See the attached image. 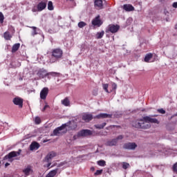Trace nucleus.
<instances>
[{"mask_svg": "<svg viewBox=\"0 0 177 177\" xmlns=\"http://www.w3.org/2000/svg\"><path fill=\"white\" fill-rule=\"evenodd\" d=\"M57 172H59V169H55L52 171H50L46 177H55L56 175H57Z\"/></svg>", "mask_w": 177, "mask_h": 177, "instance_id": "22", "label": "nucleus"}, {"mask_svg": "<svg viewBox=\"0 0 177 177\" xmlns=\"http://www.w3.org/2000/svg\"><path fill=\"white\" fill-rule=\"evenodd\" d=\"M147 122H150L151 124H160V122L157 118H153V116L150 115L149 116L143 117L142 119L133 122V127H134V128H138V129H149L151 126Z\"/></svg>", "mask_w": 177, "mask_h": 177, "instance_id": "1", "label": "nucleus"}, {"mask_svg": "<svg viewBox=\"0 0 177 177\" xmlns=\"http://www.w3.org/2000/svg\"><path fill=\"white\" fill-rule=\"evenodd\" d=\"M117 140V143H118V140H122V139H124V136L120 135V136H118L116 138H115Z\"/></svg>", "mask_w": 177, "mask_h": 177, "instance_id": "40", "label": "nucleus"}, {"mask_svg": "<svg viewBox=\"0 0 177 177\" xmlns=\"http://www.w3.org/2000/svg\"><path fill=\"white\" fill-rule=\"evenodd\" d=\"M151 117L154 118V117H158V115H151Z\"/></svg>", "mask_w": 177, "mask_h": 177, "instance_id": "46", "label": "nucleus"}, {"mask_svg": "<svg viewBox=\"0 0 177 177\" xmlns=\"http://www.w3.org/2000/svg\"><path fill=\"white\" fill-rule=\"evenodd\" d=\"M48 107H49V105L46 104V105L44 106V108H43V109L41 110V111H45V110H46V109H48Z\"/></svg>", "mask_w": 177, "mask_h": 177, "instance_id": "42", "label": "nucleus"}, {"mask_svg": "<svg viewBox=\"0 0 177 177\" xmlns=\"http://www.w3.org/2000/svg\"><path fill=\"white\" fill-rule=\"evenodd\" d=\"M124 10H126V12H132L135 10V8L132 6L131 4H124L123 6Z\"/></svg>", "mask_w": 177, "mask_h": 177, "instance_id": "21", "label": "nucleus"}, {"mask_svg": "<svg viewBox=\"0 0 177 177\" xmlns=\"http://www.w3.org/2000/svg\"><path fill=\"white\" fill-rule=\"evenodd\" d=\"M93 26L100 27L103 22L100 20V15H97L95 18H94L92 21Z\"/></svg>", "mask_w": 177, "mask_h": 177, "instance_id": "11", "label": "nucleus"}, {"mask_svg": "<svg viewBox=\"0 0 177 177\" xmlns=\"http://www.w3.org/2000/svg\"><path fill=\"white\" fill-rule=\"evenodd\" d=\"M3 37L6 41H10L12 39V35H10V32L7 31L3 33Z\"/></svg>", "mask_w": 177, "mask_h": 177, "instance_id": "24", "label": "nucleus"}, {"mask_svg": "<svg viewBox=\"0 0 177 177\" xmlns=\"http://www.w3.org/2000/svg\"><path fill=\"white\" fill-rule=\"evenodd\" d=\"M176 115L177 116V113L176 114Z\"/></svg>", "mask_w": 177, "mask_h": 177, "instance_id": "54", "label": "nucleus"}, {"mask_svg": "<svg viewBox=\"0 0 177 177\" xmlns=\"http://www.w3.org/2000/svg\"><path fill=\"white\" fill-rule=\"evenodd\" d=\"M48 4V0H42L37 4L38 12H42L44 9H46V5Z\"/></svg>", "mask_w": 177, "mask_h": 177, "instance_id": "10", "label": "nucleus"}, {"mask_svg": "<svg viewBox=\"0 0 177 177\" xmlns=\"http://www.w3.org/2000/svg\"><path fill=\"white\" fill-rule=\"evenodd\" d=\"M79 28H84V27H85V26H86V23L84 22V21H80L77 24Z\"/></svg>", "mask_w": 177, "mask_h": 177, "instance_id": "34", "label": "nucleus"}, {"mask_svg": "<svg viewBox=\"0 0 177 177\" xmlns=\"http://www.w3.org/2000/svg\"><path fill=\"white\" fill-rule=\"evenodd\" d=\"M9 165H10V163L6 162V163L5 164V167H9Z\"/></svg>", "mask_w": 177, "mask_h": 177, "instance_id": "45", "label": "nucleus"}, {"mask_svg": "<svg viewBox=\"0 0 177 177\" xmlns=\"http://www.w3.org/2000/svg\"><path fill=\"white\" fill-rule=\"evenodd\" d=\"M82 120L85 121V122H89V121L93 120V115L91 113H84L82 115Z\"/></svg>", "mask_w": 177, "mask_h": 177, "instance_id": "14", "label": "nucleus"}, {"mask_svg": "<svg viewBox=\"0 0 177 177\" xmlns=\"http://www.w3.org/2000/svg\"><path fill=\"white\" fill-rule=\"evenodd\" d=\"M113 127H116V128H120L121 127L120 126H115V125H114Z\"/></svg>", "mask_w": 177, "mask_h": 177, "instance_id": "50", "label": "nucleus"}, {"mask_svg": "<svg viewBox=\"0 0 177 177\" xmlns=\"http://www.w3.org/2000/svg\"><path fill=\"white\" fill-rule=\"evenodd\" d=\"M166 21H168V19H167Z\"/></svg>", "mask_w": 177, "mask_h": 177, "instance_id": "52", "label": "nucleus"}, {"mask_svg": "<svg viewBox=\"0 0 177 177\" xmlns=\"http://www.w3.org/2000/svg\"><path fill=\"white\" fill-rule=\"evenodd\" d=\"M35 124H36V125L41 124V118L37 116L35 118Z\"/></svg>", "mask_w": 177, "mask_h": 177, "instance_id": "35", "label": "nucleus"}, {"mask_svg": "<svg viewBox=\"0 0 177 177\" xmlns=\"http://www.w3.org/2000/svg\"><path fill=\"white\" fill-rule=\"evenodd\" d=\"M51 62H52V63H55V61H52V59H51Z\"/></svg>", "mask_w": 177, "mask_h": 177, "instance_id": "51", "label": "nucleus"}, {"mask_svg": "<svg viewBox=\"0 0 177 177\" xmlns=\"http://www.w3.org/2000/svg\"><path fill=\"white\" fill-rule=\"evenodd\" d=\"M39 147H40L39 143L37 142H33L30 145V150H31V151L34 150H38L39 149Z\"/></svg>", "mask_w": 177, "mask_h": 177, "instance_id": "18", "label": "nucleus"}, {"mask_svg": "<svg viewBox=\"0 0 177 177\" xmlns=\"http://www.w3.org/2000/svg\"><path fill=\"white\" fill-rule=\"evenodd\" d=\"M94 6L96 9H103V0H95Z\"/></svg>", "mask_w": 177, "mask_h": 177, "instance_id": "17", "label": "nucleus"}, {"mask_svg": "<svg viewBox=\"0 0 177 177\" xmlns=\"http://www.w3.org/2000/svg\"><path fill=\"white\" fill-rule=\"evenodd\" d=\"M102 88L105 91V92H106V93H110V92L109 91V84H102Z\"/></svg>", "mask_w": 177, "mask_h": 177, "instance_id": "32", "label": "nucleus"}, {"mask_svg": "<svg viewBox=\"0 0 177 177\" xmlns=\"http://www.w3.org/2000/svg\"><path fill=\"white\" fill-rule=\"evenodd\" d=\"M20 154H21V149H19L17 151H12L10 152L8 154L6 155L3 157V160H7L8 161H9V162H13V158H15V157L20 156Z\"/></svg>", "mask_w": 177, "mask_h": 177, "instance_id": "5", "label": "nucleus"}, {"mask_svg": "<svg viewBox=\"0 0 177 177\" xmlns=\"http://www.w3.org/2000/svg\"><path fill=\"white\" fill-rule=\"evenodd\" d=\"M71 125V121H69L67 123L63 124L61 127H57L53 130V136H62V135L67 133V127H70Z\"/></svg>", "mask_w": 177, "mask_h": 177, "instance_id": "2", "label": "nucleus"}, {"mask_svg": "<svg viewBox=\"0 0 177 177\" xmlns=\"http://www.w3.org/2000/svg\"><path fill=\"white\" fill-rule=\"evenodd\" d=\"M20 48V44L17 43L12 46V53H15V52H17L19 50V48Z\"/></svg>", "mask_w": 177, "mask_h": 177, "instance_id": "23", "label": "nucleus"}, {"mask_svg": "<svg viewBox=\"0 0 177 177\" xmlns=\"http://www.w3.org/2000/svg\"><path fill=\"white\" fill-rule=\"evenodd\" d=\"M103 173V169H100V170H97L95 171V173L94 174V175L95 176H97V175H102V174Z\"/></svg>", "mask_w": 177, "mask_h": 177, "instance_id": "38", "label": "nucleus"}, {"mask_svg": "<svg viewBox=\"0 0 177 177\" xmlns=\"http://www.w3.org/2000/svg\"><path fill=\"white\" fill-rule=\"evenodd\" d=\"M105 146H109V147H113V146H117V139H112L106 141L105 143Z\"/></svg>", "mask_w": 177, "mask_h": 177, "instance_id": "19", "label": "nucleus"}, {"mask_svg": "<svg viewBox=\"0 0 177 177\" xmlns=\"http://www.w3.org/2000/svg\"><path fill=\"white\" fill-rule=\"evenodd\" d=\"M53 167V165H52L51 167H50V168H52Z\"/></svg>", "mask_w": 177, "mask_h": 177, "instance_id": "53", "label": "nucleus"}, {"mask_svg": "<svg viewBox=\"0 0 177 177\" xmlns=\"http://www.w3.org/2000/svg\"><path fill=\"white\" fill-rule=\"evenodd\" d=\"M151 57H153V54H151V53L147 54L145 55L144 60L147 63H149V62H150V59H151Z\"/></svg>", "mask_w": 177, "mask_h": 177, "instance_id": "25", "label": "nucleus"}, {"mask_svg": "<svg viewBox=\"0 0 177 177\" xmlns=\"http://www.w3.org/2000/svg\"><path fill=\"white\" fill-rule=\"evenodd\" d=\"M113 117L112 114L108 113H100L94 117V118H97L100 120V118H111Z\"/></svg>", "mask_w": 177, "mask_h": 177, "instance_id": "16", "label": "nucleus"}, {"mask_svg": "<svg viewBox=\"0 0 177 177\" xmlns=\"http://www.w3.org/2000/svg\"><path fill=\"white\" fill-rule=\"evenodd\" d=\"M174 28H175V30H177V24L175 25Z\"/></svg>", "mask_w": 177, "mask_h": 177, "instance_id": "49", "label": "nucleus"}, {"mask_svg": "<svg viewBox=\"0 0 177 177\" xmlns=\"http://www.w3.org/2000/svg\"><path fill=\"white\" fill-rule=\"evenodd\" d=\"M158 113H160V114H165L166 111L164 110V109H157Z\"/></svg>", "mask_w": 177, "mask_h": 177, "instance_id": "39", "label": "nucleus"}, {"mask_svg": "<svg viewBox=\"0 0 177 177\" xmlns=\"http://www.w3.org/2000/svg\"><path fill=\"white\" fill-rule=\"evenodd\" d=\"M52 56L55 57V60H59L63 56V50L60 48H55L52 51Z\"/></svg>", "mask_w": 177, "mask_h": 177, "instance_id": "6", "label": "nucleus"}, {"mask_svg": "<svg viewBox=\"0 0 177 177\" xmlns=\"http://www.w3.org/2000/svg\"><path fill=\"white\" fill-rule=\"evenodd\" d=\"M172 171L174 174H177V162L173 165Z\"/></svg>", "mask_w": 177, "mask_h": 177, "instance_id": "36", "label": "nucleus"}, {"mask_svg": "<svg viewBox=\"0 0 177 177\" xmlns=\"http://www.w3.org/2000/svg\"><path fill=\"white\" fill-rule=\"evenodd\" d=\"M48 93H49V88L48 87H44L40 92V98L42 100H45L46 96H48Z\"/></svg>", "mask_w": 177, "mask_h": 177, "instance_id": "12", "label": "nucleus"}, {"mask_svg": "<svg viewBox=\"0 0 177 177\" xmlns=\"http://www.w3.org/2000/svg\"><path fill=\"white\" fill-rule=\"evenodd\" d=\"M23 99L20 97H16L12 100V102L15 106H18L19 109H23Z\"/></svg>", "mask_w": 177, "mask_h": 177, "instance_id": "9", "label": "nucleus"}, {"mask_svg": "<svg viewBox=\"0 0 177 177\" xmlns=\"http://www.w3.org/2000/svg\"><path fill=\"white\" fill-rule=\"evenodd\" d=\"M51 75V77H59L60 73L57 72H49L48 73V76Z\"/></svg>", "mask_w": 177, "mask_h": 177, "instance_id": "30", "label": "nucleus"}, {"mask_svg": "<svg viewBox=\"0 0 177 177\" xmlns=\"http://www.w3.org/2000/svg\"><path fill=\"white\" fill-rule=\"evenodd\" d=\"M138 147V145L135 142H127L123 145L124 150H135Z\"/></svg>", "mask_w": 177, "mask_h": 177, "instance_id": "8", "label": "nucleus"}, {"mask_svg": "<svg viewBox=\"0 0 177 177\" xmlns=\"http://www.w3.org/2000/svg\"><path fill=\"white\" fill-rule=\"evenodd\" d=\"M91 171H95V167H91Z\"/></svg>", "mask_w": 177, "mask_h": 177, "instance_id": "48", "label": "nucleus"}, {"mask_svg": "<svg viewBox=\"0 0 177 177\" xmlns=\"http://www.w3.org/2000/svg\"><path fill=\"white\" fill-rule=\"evenodd\" d=\"M118 30H120L119 25L110 24L106 30V32H112V34H115V32H118Z\"/></svg>", "mask_w": 177, "mask_h": 177, "instance_id": "7", "label": "nucleus"}, {"mask_svg": "<svg viewBox=\"0 0 177 177\" xmlns=\"http://www.w3.org/2000/svg\"><path fill=\"white\" fill-rule=\"evenodd\" d=\"M112 89H113V90L117 89V84L112 83Z\"/></svg>", "mask_w": 177, "mask_h": 177, "instance_id": "41", "label": "nucleus"}, {"mask_svg": "<svg viewBox=\"0 0 177 177\" xmlns=\"http://www.w3.org/2000/svg\"><path fill=\"white\" fill-rule=\"evenodd\" d=\"M0 164H1V160H0Z\"/></svg>", "mask_w": 177, "mask_h": 177, "instance_id": "55", "label": "nucleus"}, {"mask_svg": "<svg viewBox=\"0 0 177 177\" xmlns=\"http://www.w3.org/2000/svg\"><path fill=\"white\" fill-rule=\"evenodd\" d=\"M97 165L100 167H106V161L103 160H98L97 162Z\"/></svg>", "mask_w": 177, "mask_h": 177, "instance_id": "29", "label": "nucleus"}, {"mask_svg": "<svg viewBox=\"0 0 177 177\" xmlns=\"http://www.w3.org/2000/svg\"><path fill=\"white\" fill-rule=\"evenodd\" d=\"M48 10H53V3L52 1H48Z\"/></svg>", "mask_w": 177, "mask_h": 177, "instance_id": "33", "label": "nucleus"}, {"mask_svg": "<svg viewBox=\"0 0 177 177\" xmlns=\"http://www.w3.org/2000/svg\"><path fill=\"white\" fill-rule=\"evenodd\" d=\"M173 8H177V2H174L172 4Z\"/></svg>", "mask_w": 177, "mask_h": 177, "instance_id": "43", "label": "nucleus"}, {"mask_svg": "<svg viewBox=\"0 0 177 177\" xmlns=\"http://www.w3.org/2000/svg\"><path fill=\"white\" fill-rule=\"evenodd\" d=\"M32 12H38V8H33L32 9Z\"/></svg>", "mask_w": 177, "mask_h": 177, "instance_id": "44", "label": "nucleus"}, {"mask_svg": "<svg viewBox=\"0 0 177 177\" xmlns=\"http://www.w3.org/2000/svg\"><path fill=\"white\" fill-rule=\"evenodd\" d=\"M3 20H5V17L3 16V14L0 12V23L1 24L3 23Z\"/></svg>", "mask_w": 177, "mask_h": 177, "instance_id": "37", "label": "nucleus"}, {"mask_svg": "<svg viewBox=\"0 0 177 177\" xmlns=\"http://www.w3.org/2000/svg\"><path fill=\"white\" fill-rule=\"evenodd\" d=\"M103 35H104V31L98 32L96 34V38L97 39H101V38H103Z\"/></svg>", "mask_w": 177, "mask_h": 177, "instance_id": "28", "label": "nucleus"}, {"mask_svg": "<svg viewBox=\"0 0 177 177\" xmlns=\"http://www.w3.org/2000/svg\"><path fill=\"white\" fill-rule=\"evenodd\" d=\"M105 125H107V123L104 122L101 124H95L94 127H95V128H96V129H103V128H104Z\"/></svg>", "mask_w": 177, "mask_h": 177, "instance_id": "27", "label": "nucleus"}, {"mask_svg": "<svg viewBox=\"0 0 177 177\" xmlns=\"http://www.w3.org/2000/svg\"><path fill=\"white\" fill-rule=\"evenodd\" d=\"M30 28H32V31L31 32L32 37H35V35H38L39 34V28L35 26H30Z\"/></svg>", "mask_w": 177, "mask_h": 177, "instance_id": "20", "label": "nucleus"}, {"mask_svg": "<svg viewBox=\"0 0 177 177\" xmlns=\"http://www.w3.org/2000/svg\"><path fill=\"white\" fill-rule=\"evenodd\" d=\"M92 135V131L89 129H82L76 135L73 136L74 140L80 139V138H86V136H91Z\"/></svg>", "mask_w": 177, "mask_h": 177, "instance_id": "4", "label": "nucleus"}, {"mask_svg": "<svg viewBox=\"0 0 177 177\" xmlns=\"http://www.w3.org/2000/svg\"><path fill=\"white\" fill-rule=\"evenodd\" d=\"M122 164L123 169H128V168H129V167H131L129 163H128L127 162H123Z\"/></svg>", "mask_w": 177, "mask_h": 177, "instance_id": "31", "label": "nucleus"}, {"mask_svg": "<svg viewBox=\"0 0 177 177\" xmlns=\"http://www.w3.org/2000/svg\"><path fill=\"white\" fill-rule=\"evenodd\" d=\"M56 157V153L54 151L48 153L44 159V162L46 164L44 165L48 169H50V165H52V159Z\"/></svg>", "mask_w": 177, "mask_h": 177, "instance_id": "3", "label": "nucleus"}, {"mask_svg": "<svg viewBox=\"0 0 177 177\" xmlns=\"http://www.w3.org/2000/svg\"><path fill=\"white\" fill-rule=\"evenodd\" d=\"M62 104L66 106H70V100H68V98L66 97L64 100H62Z\"/></svg>", "mask_w": 177, "mask_h": 177, "instance_id": "26", "label": "nucleus"}, {"mask_svg": "<svg viewBox=\"0 0 177 177\" xmlns=\"http://www.w3.org/2000/svg\"><path fill=\"white\" fill-rule=\"evenodd\" d=\"M37 75L39 78H45V77H48V73L45 69H40L37 73Z\"/></svg>", "mask_w": 177, "mask_h": 177, "instance_id": "15", "label": "nucleus"}, {"mask_svg": "<svg viewBox=\"0 0 177 177\" xmlns=\"http://www.w3.org/2000/svg\"><path fill=\"white\" fill-rule=\"evenodd\" d=\"M23 173L26 176H28L34 172V170H32V167L31 165H28L25 169H23Z\"/></svg>", "mask_w": 177, "mask_h": 177, "instance_id": "13", "label": "nucleus"}, {"mask_svg": "<svg viewBox=\"0 0 177 177\" xmlns=\"http://www.w3.org/2000/svg\"><path fill=\"white\" fill-rule=\"evenodd\" d=\"M164 13H165V15H168V13H169V12H168V11H167V10H165Z\"/></svg>", "mask_w": 177, "mask_h": 177, "instance_id": "47", "label": "nucleus"}]
</instances>
